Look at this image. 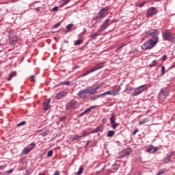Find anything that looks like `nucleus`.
I'll use <instances>...</instances> for the list:
<instances>
[{
	"instance_id": "1",
	"label": "nucleus",
	"mask_w": 175,
	"mask_h": 175,
	"mask_svg": "<svg viewBox=\"0 0 175 175\" xmlns=\"http://www.w3.org/2000/svg\"><path fill=\"white\" fill-rule=\"evenodd\" d=\"M158 44V38H156V40L149 39L147 41H146L143 45L141 46L142 50H144V51H146L147 50H151L152 49H154L155 46Z\"/></svg>"
},
{
	"instance_id": "2",
	"label": "nucleus",
	"mask_w": 175,
	"mask_h": 175,
	"mask_svg": "<svg viewBox=\"0 0 175 175\" xmlns=\"http://www.w3.org/2000/svg\"><path fill=\"white\" fill-rule=\"evenodd\" d=\"M162 38L165 42H170V43L175 44V37L170 29H165L162 33Z\"/></svg>"
},
{
	"instance_id": "3",
	"label": "nucleus",
	"mask_w": 175,
	"mask_h": 175,
	"mask_svg": "<svg viewBox=\"0 0 175 175\" xmlns=\"http://www.w3.org/2000/svg\"><path fill=\"white\" fill-rule=\"evenodd\" d=\"M146 33L147 36H150V38H152V40H157V42H159V37H158V35H159V31L157 29H150L146 31Z\"/></svg>"
},
{
	"instance_id": "4",
	"label": "nucleus",
	"mask_w": 175,
	"mask_h": 175,
	"mask_svg": "<svg viewBox=\"0 0 175 175\" xmlns=\"http://www.w3.org/2000/svg\"><path fill=\"white\" fill-rule=\"evenodd\" d=\"M110 10V7L106 6L105 8H103L100 10L98 13L97 14L96 18L100 20V18H104L107 16L109 10Z\"/></svg>"
},
{
	"instance_id": "5",
	"label": "nucleus",
	"mask_w": 175,
	"mask_h": 175,
	"mask_svg": "<svg viewBox=\"0 0 175 175\" xmlns=\"http://www.w3.org/2000/svg\"><path fill=\"white\" fill-rule=\"evenodd\" d=\"M167 95H169L167 89L166 88H163L159 94V98L161 100H163L164 99H166Z\"/></svg>"
},
{
	"instance_id": "6",
	"label": "nucleus",
	"mask_w": 175,
	"mask_h": 175,
	"mask_svg": "<svg viewBox=\"0 0 175 175\" xmlns=\"http://www.w3.org/2000/svg\"><path fill=\"white\" fill-rule=\"evenodd\" d=\"M77 106V101L76 100H71L66 104V110H73Z\"/></svg>"
},
{
	"instance_id": "7",
	"label": "nucleus",
	"mask_w": 175,
	"mask_h": 175,
	"mask_svg": "<svg viewBox=\"0 0 175 175\" xmlns=\"http://www.w3.org/2000/svg\"><path fill=\"white\" fill-rule=\"evenodd\" d=\"M81 94H90L91 95H94V94H96V92L95 88L90 86L87 88L86 89L82 90Z\"/></svg>"
},
{
	"instance_id": "8",
	"label": "nucleus",
	"mask_w": 175,
	"mask_h": 175,
	"mask_svg": "<svg viewBox=\"0 0 175 175\" xmlns=\"http://www.w3.org/2000/svg\"><path fill=\"white\" fill-rule=\"evenodd\" d=\"M146 90V85H142L136 89H135L134 92H133V96H137V95H140L141 92H143Z\"/></svg>"
},
{
	"instance_id": "9",
	"label": "nucleus",
	"mask_w": 175,
	"mask_h": 175,
	"mask_svg": "<svg viewBox=\"0 0 175 175\" xmlns=\"http://www.w3.org/2000/svg\"><path fill=\"white\" fill-rule=\"evenodd\" d=\"M157 13H158L157 8L155 7H151L148 9L146 12V17H152V16H154V14H157Z\"/></svg>"
},
{
	"instance_id": "10",
	"label": "nucleus",
	"mask_w": 175,
	"mask_h": 175,
	"mask_svg": "<svg viewBox=\"0 0 175 175\" xmlns=\"http://www.w3.org/2000/svg\"><path fill=\"white\" fill-rule=\"evenodd\" d=\"M174 155V152H170L167 153V155L163 159V163H170L172 162V157Z\"/></svg>"
},
{
	"instance_id": "11",
	"label": "nucleus",
	"mask_w": 175,
	"mask_h": 175,
	"mask_svg": "<svg viewBox=\"0 0 175 175\" xmlns=\"http://www.w3.org/2000/svg\"><path fill=\"white\" fill-rule=\"evenodd\" d=\"M131 153H132V148H126L124 150L122 151L123 154L119 157V159L125 158V157H128L129 155H131Z\"/></svg>"
},
{
	"instance_id": "12",
	"label": "nucleus",
	"mask_w": 175,
	"mask_h": 175,
	"mask_svg": "<svg viewBox=\"0 0 175 175\" xmlns=\"http://www.w3.org/2000/svg\"><path fill=\"white\" fill-rule=\"evenodd\" d=\"M105 64H106V62H103L101 63L96 64L93 68H92V70L93 72H96V70H99V69H102V68L105 66Z\"/></svg>"
},
{
	"instance_id": "13",
	"label": "nucleus",
	"mask_w": 175,
	"mask_h": 175,
	"mask_svg": "<svg viewBox=\"0 0 175 175\" xmlns=\"http://www.w3.org/2000/svg\"><path fill=\"white\" fill-rule=\"evenodd\" d=\"M109 21H110V19L109 18L105 21V22L101 25L100 29H98V32H102L103 31H105L106 28L109 27Z\"/></svg>"
},
{
	"instance_id": "14",
	"label": "nucleus",
	"mask_w": 175,
	"mask_h": 175,
	"mask_svg": "<svg viewBox=\"0 0 175 175\" xmlns=\"http://www.w3.org/2000/svg\"><path fill=\"white\" fill-rule=\"evenodd\" d=\"M43 107H44V110L45 111H47V110H49V109L51 108V106L50 105V99H46L44 101Z\"/></svg>"
},
{
	"instance_id": "15",
	"label": "nucleus",
	"mask_w": 175,
	"mask_h": 175,
	"mask_svg": "<svg viewBox=\"0 0 175 175\" xmlns=\"http://www.w3.org/2000/svg\"><path fill=\"white\" fill-rule=\"evenodd\" d=\"M95 107H98V106H92V107L88 108L83 112H82L81 113L78 115V118L79 117H83V116H85V114H87L88 113H90V111H91V110L95 109Z\"/></svg>"
},
{
	"instance_id": "16",
	"label": "nucleus",
	"mask_w": 175,
	"mask_h": 175,
	"mask_svg": "<svg viewBox=\"0 0 175 175\" xmlns=\"http://www.w3.org/2000/svg\"><path fill=\"white\" fill-rule=\"evenodd\" d=\"M106 95H111L112 96H116V95H118V93L116 92V90H113V92L109 90L101 94V96H105Z\"/></svg>"
},
{
	"instance_id": "17",
	"label": "nucleus",
	"mask_w": 175,
	"mask_h": 175,
	"mask_svg": "<svg viewBox=\"0 0 175 175\" xmlns=\"http://www.w3.org/2000/svg\"><path fill=\"white\" fill-rule=\"evenodd\" d=\"M18 38L17 36H14L10 38V44L11 46H16V43H17Z\"/></svg>"
},
{
	"instance_id": "18",
	"label": "nucleus",
	"mask_w": 175,
	"mask_h": 175,
	"mask_svg": "<svg viewBox=\"0 0 175 175\" xmlns=\"http://www.w3.org/2000/svg\"><path fill=\"white\" fill-rule=\"evenodd\" d=\"M39 132H40V133L39 134L40 136H43V137L47 136L48 133H49V130L46 129H43L42 130L38 131V133H39Z\"/></svg>"
},
{
	"instance_id": "19",
	"label": "nucleus",
	"mask_w": 175,
	"mask_h": 175,
	"mask_svg": "<svg viewBox=\"0 0 175 175\" xmlns=\"http://www.w3.org/2000/svg\"><path fill=\"white\" fill-rule=\"evenodd\" d=\"M148 152L150 154H155L158 151V148H154L152 146H149L148 149Z\"/></svg>"
},
{
	"instance_id": "20",
	"label": "nucleus",
	"mask_w": 175,
	"mask_h": 175,
	"mask_svg": "<svg viewBox=\"0 0 175 175\" xmlns=\"http://www.w3.org/2000/svg\"><path fill=\"white\" fill-rule=\"evenodd\" d=\"M67 93L66 92H60L57 94L56 98L57 99H61V98H64V96H66Z\"/></svg>"
},
{
	"instance_id": "21",
	"label": "nucleus",
	"mask_w": 175,
	"mask_h": 175,
	"mask_svg": "<svg viewBox=\"0 0 175 175\" xmlns=\"http://www.w3.org/2000/svg\"><path fill=\"white\" fill-rule=\"evenodd\" d=\"M70 139L71 142H75V140H77V142H79L81 137H80V135H74Z\"/></svg>"
},
{
	"instance_id": "22",
	"label": "nucleus",
	"mask_w": 175,
	"mask_h": 175,
	"mask_svg": "<svg viewBox=\"0 0 175 175\" xmlns=\"http://www.w3.org/2000/svg\"><path fill=\"white\" fill-rule=\"evenodd\" d=\"M99 33H100V31H99V29L97 30V31L93 34H90L89 37L91 38V39H96V36H99Z\"/></svg>"
},
{
	"instance_id": "23",
	"label": "nucleus",
	"mask_w": 175,
	"mask_h": 175,
	"mask_svg": "<svg viewBox=\"0 0 175 175\" xmlns=\"http://www.w3.org/2000/svg\"><path fill=\"white\" fill-rule=\"evenodd\" d=\"M98 132H102V126H98L94 130L90 132V133H98Z\"/></svg>"
},
{
	"instance_id": "24",
	"label": "nucleus",
	"mask_w": 175,
	"mask_h": 175,
	"mask_svg": "<svg viewBox=\"0 0 175 175\" xmlns=\"http://www.w3.org/2000/svg\"><path fill=\"white\" fill-rule=\"evenodd\" d=\"M29 152H31V150L28 147H25L21 152V155H27V154H29Z\"/></svg>"
},
{
	"instance_id": "25",
	"label": "nucleus",
	"mask_w": 175,
	"mask_h": 175,
	"mask_svg": "<svg viewBox=\"0 0 175 175\" xmlns=\"http://www.w3.org/2000/svg\"><path fill=\"white\" fill-rule=\"evenodd\" d=\"M81 92H83V90H80L77 93L78 96H80V98H81L82 99H85V98H87V96H85V94H87V93H81Z\"/></svg>"
},
{
	"instance_id": "26",
	"label": "nucleus",
	"mask_w": 175,
	"mask_h": 175,
	"mask_svg": "<svg viewBox=\"0 0 175 175\" xmlns=\"http://www.w3.org/2000/svg\"><path fill=\"white\" fill-rule=\"evenodd\" d=\"M109 120H110V124H115L116 123V115L112 113L111 115Z\"/></svg>"
},
{
	"instance_id": "27",
	"label": "nucleus",
	"mask_w": 175,
	"mask_h": 175,
	"mask_svg": "<svg viewBox=\"0 0 175 175\" xmlns=\"http://www.w3.org/2000/svg\"><path fill=\"white\" fill-rule=\"evenodd\" d=\"M116 133V131H109L107 132V137H113Z\"/></svg>"
},
{
	"instance_id": "28",
	"label": "nucleus",
	"mask_w": 175,
	"mask_h": 175,
	"mask_svg": "<svg viewBox=\"0 0 175 175\" xmlns=\"http://www.w3.org/2000/svg\"><path fill=\"white\" fill-rule=\"evenodd\" d=\"M16 75H17L16 72L14 71L11 72L8 77V81H10V80H12V79H13L14 77H16Z\"/></svg>"
},
{
	"instance_id": "29",
	"label": "nucleus",
	"mask_w": 175,
	"mask_h": 175,
	"mask_svg": "<svg viewBox=\"0 0 175 175\" xmlns=\"http://www.w3.org/2000/svg\"><path fill=\"white\" fill-rule=\"evenodd\" d=\"M70 84H72V82H70V81H66L62 83H60L59 85H55V87H58L59 85H70Z\"/></svg>"
},
{
	"instance_id": "30",
	"label": "nucleus",
	"mask_w": 175,
	"mask_h": 175,
	"mask_svg": "<svg viewBox=\"0 0 175 175\" xmlns=\"http://www.w3.org/2000/svg\"><path fill=\"white\" fill-rule=\"evenodd\" d=\"M81 135H79V137L81 138V137H86V136H88V135L90 134H88L87 133V131L85 130H83L81 134Z\"/></svg>"
},
{
	"instance_id": "31",
	"label": "nucleus",
	"mask_w": 175,
	"mask_h": 175,
	"mask_svg": "<svg viewBox=\"0 0 175 175\" xmlns=\"http://www.w3.org/2000/svg\"><path fill=\"white\" fill-rule=\"evenodd\" d=\"M36 146V144H35V142H33L29 144L27 147L30 151H32V148H35Z\"/></svg>"
},
{
	"instance_id": "32",
	"label": "nucleus",
	"mask_w": 175,
	"mask_h": 175,
	"mask_svg": "<svg viewBox=\"0 0 175 175\" xmlns=\"http://www.w3.org/2000/svg\"><path fill=\"white\" fill-rule=\"evenodd\" d=\"M148 121H150V120L146 118L139 121V125H143V124H146V122H148Z\"/></svg>"
},
{
	"instance_id": "33",
	"label": "nucleus",
	"mask_w": 175,
	"mask_h": 175,
	"mask_svg": "<svg viewBox=\"0 0 175 175\" xmlns=\"http://www.w3.org/2000/svg\"><path fill=\"white\" fill-rule=\"evenodd\" d=\"M158 65V62H157V60H153L152 62V64H149V68H153V66H157Z\"/></svg>"
},
{
	"instance_id": "34",
	"label": "nucleus",
	"mask_w": 175,
	"mask_h": 175,
	"mask_svg": "<svg viewBox=\"0 0 175 175\" xmlns=\"http://www.w3.org/2000/svg\"><path fill=\"white\" fill-rule=\"evenodd\" d=\"M119 167H120V164H113V165H112L113 170H118Z\"/></svg>"
},
{
	"instance_id": "35",
	"label": "nucleus",
	"mask_w": 175,
	"mask_h": 175,
	"mask_svg": "<svg viewBox=\"0 0 175 175\" xmlns=\"http://www.w3.org/2000/svg\"><path fill=\"white\" fill-rule=\"evenodd\" d=\"M90 73H94L92 68L89 70H88L85 74L82 75V77H85V76H88V75H90Z\"/></svg>"
},
{
	"instance_id": "36",
	"label": "nucleus",
	"mask_w": 175,
	"mask_h": 175,
	"mask_svg": "<svg viewBox=\"0 0 175 175\" xmlns=\"http://www.w3.org/2000/svg\"><path fill=\"white\" fill-rule=\"evenodd\" d=\"M98 98H102V94H98V95H96L93 97L91 98V100H96V99H98Z\"/></svg>"
},
{
	"instance_id": "37",
	"label": "nucleus",
	"mask_w": 175,
	"mask_h": 175,
	"mask_svg": "<svg viewBox=\"0 0 175 175\" xmlns=\"http://www.w3.org/2000/svg\"><path fill=\"white\" fill-rule=\"evenodd\" d=\"M82 42H83V40H77L75 41L74 46H79V44H81Z\"/></svg>"
},
{
	"instance_id": "38",
	"label": "nucleus",
	"mask_w": 175,
	"mask_h": 175,
	"mask_svg": "<svg viewBox=\"0 0 175 175\" xmlns=\"http://www.w3.org/2000/svg\"><path fill=\"white\" fill-rule=\"evenodd\" d=\"M13 171H14L13 169H10V170L5 172L4 175L12 174V173H13Z\"/></svg>"
},
{
	"instance_id": "39",
	"label": "nucleus",
	"mask_w": 175,
	"mask_h": 175,
	"mask_svg": "<svg viewBox=\"0 0 175 175\" xmlns=\"http://www.w3.org/2000/svg\"><path fill=\"white\" fill-rule=\"evenodd\" d=\"M27 124V122L26 121H22L21 122H19L18 124H17V126H23L24 125H26Z\"/></svg>"
},
{
	"instance_id": "40",
	"label": "nucleus",
	"mask_w": 175,
	"mask_h": 175,
	"mask_svg": "<svg viewBox=\"0 0 175 175\" xmlns=\"http://www.w3.org/2000/svg\"><path fill=\"white\" fill-rule=\"evenodd\" d=\"M58 27H61V22L57 23L55 25L53 26L52 28L55 29L58 28Z\"/></svg>"
},
{
	"instance_id": "41",
	"label": "nucleus",
	"mask_w": 175,
	"mask_h": 175,
	"mask_svg": "<svg viewBox=\"0 0 175 175\" xmlns=\"http://www.w3.org/2000/svg\"><path fill=\"white\" fill-rule=\"evenodd\" d=\"M111 125H112L111 128H113V129H117V126H118V125H120V124L115 123V124H112Z\"/></svg>"
},
{
	"instance_id": "42",
	"label": "nucleus",
	"mask_w": 175,
	"mask_h": 175,
	"mask_svg": "<svg viewBox=\"0 0 175 175\" xmlns=\"http://www.w3.org/2000/svg\"><path fill=\"white\" fill-rule=\"evenodd\" d=\"M83 167H80L77 174H78V175L81 174L83 173Z\"/></svg>"
},
{
	"instance_id": "43",
	"label": "nucleus",
	"mask_w": 175,
	"mask_h": 175,
	"mask_svg": "<svg viewBox=\"0 0 175 175\" xmlns=\"http://www.w3.org/2000/svg\"><path fill=\"white\" fill-rule=\"evenodd\" d=\"M26 161L27 160L25 159V158L21 159L20 161H19V163H22L23 165H24V163H25Z\"/></svg>"
},
{
	"instance_id": "44",
	"label": "nucleus",
	"mask_w": 175,
	"mask_h": 175,
	"mask_svg": "<svg viewBox=\"0 0 175 175\" xmlns=\"http://www.w3.org/2000/svg\"><path fill=\"white\" fill-rule=\"evenodd\" d=\"M163 75H165V66H162L161 67V74L160 76H163Z\"/></svg>"
},
{
	"instance_id": "45",
	"label": "nucleus",
	"mask_w": 175,
	"mask_h": 175,
	"mask_svg": "<svg viewBox=\"0 0 175 175\" xmlns=\"http://www.w3.org/2000/svg\"><path fill=\"white\" fill-rule=\"evenodd\" d=\"M167 59V56L166 55L161 57V61H166Z\"/></svg>"
},
{
	"instance_id": "46",
	"label": "nucleus",
	"mask_w": 175,
	"mask_h": 175,
	"mask_svg": "<svg viewBox=\"0 0 175 175\" xmlns=\"http://www.w3.org/2000/svg\"><path fill=\"white\" fill-rule=\"evenodd\" d=\"M47 157H53V150H50L48 152Z\"/></svg>"
},
{
	"instance_id": "47",
	"label": "nucleus",
	"mask_w": 175,
	"mask_h": 175,
	"mask_svg": "<svg viewBox=\"0 0 175 175\" xmlns=\"http://www.w3.org/2000/svg\"><path fill=\"white\" fill-rule=\"evenodd\" d=\"M72 28H73V25L72 24H69L66 26L67 29H72Z\"/></svg>"
},
{
	"instance_id": "48",
	"label": "nucleus",
	"mask_w": 175,
	"mask_h": 175,
	"mask_svg": "<svg viewBox=\"0 0 175 175\" xmlns=\"http://www.w3.org/2000/svg\"><path fill=\"white\" fill-rule=\"evenodd\" d=\"M59 121H60L61 122H62V121H65V120H66V117H65V116L60 117V118H59Z\"/></svg>"
},
{
	"instance_id": "49",
	"label": "nucleus",
	"mask_w": 175,
	"mask_h": 175,
	"mask_svg": "<svg viewBox=\"0 0 175 175\" xmlns=\"http://www.w3.org/2000/svg\"><path fill=\"white\" fill-rule=\"evenodd\" d=\"M144 5H146V2L139 3L138 4V6H139V8H143V6H144Z\"/></svg>"
},
{
	"instance_id": "50",
	"label": "nucleus",
	"mask_w": 175,
	"mask_h": 175,
	"mask_svg": "<svg viewBox=\"0 0 175 175\" xmlns=\"http://www.w3.org/2000/svg\"><path fill=\"white\" fill-rule=\"evenodd\" d=\"M30 81L32 83L35 82V77L33 75L30 77Z\"/></svg>"
},
{
	"instance_id": "51",
	"label": "nucleus",
	"mask_w": 175,
	"mask_h": 175,
	"mask_svg": "<svg viewBox=\"0 0 175 175\" xmlns=\"http://www.w3.org/2000/svg\"><path fill=\"white\" fill-rule=\"evenodd\" d=\"M62 1L64 3V5H66V3H69V2H70V0H62Z\"/></svg>"
},
{
	"instance_id": "52",
	"label": "nucleus",
	"mask_w": 175,
	"mask_h": 175,
	"mask_svg": "<svg viewBox=\"0 0 175 175\" xmlns=\"http://www.w3.org/2000/svg\"><path fill=\"white\" fill-rule=\"evenodd\" d=\"M58 10V7L55 6L52 9V12H57Z\"/></svg>"
},
{
	"instance_id": "53",
	"label": "nucleus",
	"mask_w": 175,
	"mask_h": 175,
	"mask_svg": "<svg viewBox=\"0 0 175 175\" xmlns=\"http://www.w3.org/2000/svg\"><path fill=\"white\" fill-rule=\"evenodd\" d=\"M101 85H97L95 86L94 90H96V91H98V89L99 87H100Z\"/></svg>"
},
{
	"instance_id": "54",
	"label": "nucleus",
	"mask_w": 175,
	"mask_h": 175,
	"mask_svg": "<svg viewBox=\"0 0 175 175\" xmlns=\"http://www.w3.org/2000/svg\"><path fill=\"white\" fill-rule=\"evenodd\" d=\"M115 91L117 94H118V92H120V91H121V86H119L118 88Z\"/></svg>"
},
{
	"instance_id": "55",
	"label": "nucleus",
	"mask_w": 175,
	"mask_h": 175,
	"mask_svg": "<svg viewBox=\"0 0 175 175\" xmlns=\"http://www.w3.org/2000/svg\"><path fill=\"white\" fill-rule=\"evenodd\" d=\"M137 132H139V129H136L133 131V135H136V133H137Z\"/></svg>"
},
{
	"instance_id": "56",
	"label": "nucleus",
	"mask_w": 175,
	"mask_h": 175,
	"mask_svg": "<svg viewBox=\"0 0 175 175\" xmlns=\"http://www.w3.org/2000/svg\"><path fill=\"white\" fill-rule=\"evenodd\" d=\"M90 143H91V141H90V140L87 141V143L85 144V147H88V145L90 144Z\"/></svg>"
},
{
	"instance_id": "57",
	"label": "nucleus",
	"mask_w": 175,
	"mask_h": 175,
	"mask_svg": "<svg viewBox=\"0 0 175 175\" xmlns=\"http://www.w3.org/2000/svg\"><path fill=\"white\" fill-rule=\"evenodd\" d=\"M59 171H55L53 175H59Z\"/></svg>"
},
{
	"instance_id": "58",
	"label": "nucleus",
	"mask_w": 175,
	"mask_h": 175,
	"mask_svg": "<svg viewBox=\"0 0 175 175\" xmlns=\"http://www.w3.org/2000/svg\"><path fill=\"white\" fill-rule=\"evenodd\" d=\"M36 11L40 12V7H38L37 8H36Z\"/></svg>"
},
{
	"instance_id": "59",
	"label": "nucleus",
	"mask_w": 175,
	"mask_h": 175,
	"mask_svg": "<svg viewBox=\"0 0 175 175\" xmlns=\"http://www.w3.org/2000/svg\"><path fill=\"white\" fill-rule=\"evenodd\" d=\"M73 70H76V69H79V66H75L72 68Z\"/></svg>"
},
{
	"instance_id": "60",
	"label": "nucleus",
	"mask_w": 175,
	"mask_h": 175,
	"mask_svg": "<svg viewBox=\"0 0 175 175\" xmlns=\"http://www.w3.org/2000/svg\"><path fill=\"white\" fill-rule=\"evenodd\" d=\"M2 169H5V166L1 165V166H0V170H2Z\"/></svg>"
},
{
	"instance_id": "61",
	"label": "nucleus",
	"mask_w": 175,
	"mask_h": 175,
	"mask_svg": "<svg viewBox=\"0 0 175 175\" xmlns=\"http://www.w3.org/2000/svg\"><path fill=\"white\" fill-rule=\"evenodd\" d=\"M135 175H142V174L138 173V172H136V173L135 174Z\"/></svg>"
},
{
	"instance_id": "62",
	"label": "nucleus",
	"mask_w": 175,
	"mask_h": 175,
	"mask_svg": "<svg viewBox=\"0 0 175 175\" xmlns=\"http://www.w3.org/2000/svg\"><path fill=\"white\" fill-rule=\"evenodd\" d=\"M38 175H46L44 173H40Z\"/></svg>"
},
{
	"instance_id": "63",
	"label": "nucleus",
	"mask_w": 175,
	"mask_h": 175,
	"mask_svg": "<svg viewBox=\"0 0 175 175\" xmlns=\"http://www.w3.org/2000/svg\"><path fill=\"white\" fill-rule=\"evenodd\" d=\"M123 46H124V45H123ZM123 46H122L119 47V49H122Z\"/></svg>"
},
{
	"instance_id": "64",
	"label": "nucleus",
	"mask_w": 175,
	"mask_h": 175,
	"mask_svg": "<svg viewBox=\"0 0 175 175\" xmlns=\"http://www.w3.org/2000/svg\"><path fill=\"white\" fill-rule=\"evenodd\" d=\"M1 75H0V79H1Z\"/></svg>"
}]
</instances>
